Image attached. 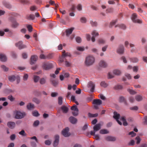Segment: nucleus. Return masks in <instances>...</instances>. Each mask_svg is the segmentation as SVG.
Returning <instances> with one entry per match:
<instances>
[{
    "instance_id": "nucleus-1",
    "label": "nucleus",
    "mask_w": 147,
    "mask_h": 147,
    "mask_svg": "<svg viewBox=\"0 0 147 147\" xmlns=\"http://www.w3.org/2000/svg\"><path fill=\"white\" fill-rule=\"evenodd\" d=\"M94 61V58L92 56H89L86 58L85 63L87 66H90L92 65Z\"/></svg>"
},
{
    "instance_id": "nucleus-2",
    "label": "nucleus",
    "mask_w": 147,
    "mask_h": 147,
    "mask_svg": "<svg viewBox=\"0 0 147 147\" xmlns=\"http://www.w3.org/2000/svg\"><path fill=\"white\" fill-rule=\"evenodd\" d=\"M87 86L88 88L90 90V91L92 92H94L95 85L94 83L90 81L88 83Z\"/></svg>"
},
{
    "instance_id": "nucleus-3",
    "label": "nucleus",
    "mask_w": 147,
    "mask_h": 147,
    "mask_svg": "<svg viewBox=\"0 0 147 147\" xmlns=\"http://www.w3.org/2000/svg\"><path fill=\"white\" fill-rule=\"evenodd\" d=\"M131 18L132 21L134 23L140 24L142 23V21L141 20L137 19V16L136 13L132 14Z\"/></svg>"
},
{
    "instance_id": "nucleus-4",
    "label": "nucleus",
    "mask_w": 147,
    "mask_h": 147,
    "mask_svg": "<svg viewBox=\"0 0 147 147\" xmlns=\"http://www.w3.org/2000/svg\"><path fill=\"white\" fill-rule=\"evenodd\" d=\"M71 56V54L70 53L67 52L65 53V51H64L63 52L62 54L61 57H60L59 59V61L61 62H63L65 59V58L67 57H70Z\"/></svg>"
},
{
    "instance_id": "nucleus-5",
    "label": "nucleus",
    "mask_w": 147,
    "mask_h": 147,
    "mask_svg": "<svg viewBox=\"0 0 147 147\" xmlns=\"http://www.w3.org/2000/svg\"><path fill=\"white\" fill-rule=\"evenodd\" d=\"M71 109L74 111L72 112V114L74 116H76L78 115L79 110L76 105H74L71 107Z\"/></svg>"
},
{
    "instance_id": "nucleus-6",
    "label": "nucleus",
    "mask_w": 147,
    "mask_h": 147,
    "mask_svg": "<svg viewBox=\"0 0 147 147\" xmlns=\"http://www.w3.org/2000/svg\"><path fill=\"white\" fill-rule=\"evenodd\" d=\"M65 20H64L62 17L61 18H60L59 21L61 24L63 25H66L67 24V21H69V19L67 16H65Z\"/></svg>"
},
{
    "instance_id": "nucleus-7",
    "label": "nucleus",
    "mask_w": 147,
    "mask_h": 147,
    "mask_svg": "<svg viewBox=\"0 0 147 147\" xmlns=\"http://www.w3.org/2000/svg\"><path fill=\"white\" fill-rule=\"evenodd\" d=\"M42 66L44 69L48 70L52 68L53 65L51 63H45L43 64Z\"/></svg>"
},
{
    "instance_id": "nucleus-8",
    "label": "nucleus",
    "mask_w": 147,
    "mask_h": 147,
    "mask_svg": "<svg viewBox=\"0 0 147 147\" xmlns=\"http://www.w3.org/2000/svg\"><path fill=\"white\" fill-rule=\"evenodd\" d=\"M120 116V115L118 113L116 112H114L113 118L116 120V121L119 125H121L122 124V123L118 120Z\"/></svg>"
},
{
    "instance_id": "nucleus-9",
    "label": "nucleus",
    "mask_w": 147,
    "mask_h": 147,
    "mask_svg": "<svg viewBox=\"0 0 147 147\" xmlns=\"http://www.w3.org/2000/svg\"><path fill=\"white\" fill-rule=\"evenodd\" d=\"M69 128L68 127H67L63 130L62 131V134L65 137H68L70 135V133H69Z\"/></svg>"
},
{
    "instance_id": "nucleus-10",
    "label": "nucleus",
    "mask_w": 147,
    "mask_h": 147,
    "mask_svg": "<svg viewBox=\"0 0 147 147\" xmlns=\"http://www.w3.org/2000/svg\"><path fill=\"white\" fill-rule=\"evenodd\" d=\"M124 51V48L123 45H119L117 50V53L119 54H123Z\"/></svg>"
},
{
    "instance_id": "nucleus-11",
    "label": "nucleus",
    "mask_w": 147,
    "mask_h": 147,
    "mask_svg": "<svg viewBox=\"0 0 147 147\" xmlns=\"http://www.w3.org/2000/svg\"><path fill=\"white\" fill-rule=\"evenodd\" d=\"M91 34L92 37L91 38V40L92 42H94L95 41V37L97 36H98L99 34L95 30H93Z\"/></svg>"
},
{
    "instance_id": "nucleus-12",
    "label": "nucleus",
    "mask_w": 147,
    "mask_h": 147,
    "mask_svg": "<svg viewBox=\"0 0 147 147\" xmlns=\"http://www.w3.org/2000/svg\"><path fill=\"white\" fill-rule=\"evenodd\" d=\"M38 58V57L37 55H32L30 58V64L31 65H32L35 63L37 60Z\"/></svg>"
},
{
    "instance_id": "nucleus-13",
    "label": "nucleus",
    "mask_w": 147,
    "mask_h": 147,
    "mask_svg": "<svg viewBox=\"0 0 147 147\" xmlns=\"http://www.w3.org/2000/svg\"><path fill=\"white\" fill-rule=\"evenodd\" d=\"M59 136L58 135L55 136V140L54 142L53 146L54 147L57 146L59 143Z\"/></svg>"
},
{
    "instance_id": "nucleus-14",
    "label": "nucleus",
    "mask_w": 147,
    "mask_h": 147,
    "mask_svg": "<svg viewBox=\"0 0 147 147\" xmlns=\"http://www.w3.org/2000/svg\"><path fill=\"white\" fill-rule=\"evenodd\" d=\"M92 103L94 105H100L102 103L101 100L99 99H94L92 102Z\"/></svg>"
},
{
    "instance_id": "nucleus-15",
    "label": "nucleus",
    "mask_w": 147,
    "mask_h": 147,
    "mask_svg": "<svg viewBox=\"0 0 147 147\" xmlns=\"http://www.w3.org/2000/svg\"><path fill=\"white\" fill-rule=\"evenodd\" d=\"M17 78V77L14 75H11L8 76V78L9 81L12 82L14 81Z\"/></svg>"
},
{
    "instance_id": "nucleus-16",
    "label": "nucleus",
    "mask_w": 147,
    "mask_h": 147,
    "mask_svg": "<svg viewBox=\"0 0 147 147\" xmlns=\"http://www.w3.org/2000/svg\"><path fill=\"white\" fill-rule=\"evenodd\" d=\"M101 124L100 123H98L95 125L93 127L94 130L95 132H96L101 128Z\"/></svg>"
},
{
    "instance_id": "nucleus-17",
    "label": "nucleus",
    "mask_w": 147,
    "mask_h": 147,
    "mask_svg": "<svg viewBox=\"0 0 147 147\" xmlns=\"http://www.w3.org/2000/svg\"><path fill=\"white\" fill-rule=\"evenodd\" d=\"M69 120L70 122L73 124H76L77 121V119L72 116H71L69 118Z\"/></svg>"
},
{
    "instance_id": "nucleus-18",
    "label": "nucleus",
    "mask_w": 147,
    "mask_h": 147,
    "mask_svg": "<svg viewBox=\"0 0 147 147\" xmlns=\"http://www.w3.org/2000/svg\"><path fill=\"white\" fill-rule=\"evenodd\" d=\"M99 65L100 67H107V64L103 60H101L99 63Z\"/></svg>"
},
{
    "instance_id": "nucleus-19",
    "label": "nucleus",
    "mask_w": 147,
    "mask_h": 147,
    "mask_svg": "<svg viewBox=\"0 0 147 147\" xmlns=\"http://www.w3.org/2000/svg\"><path fill=\"white\" fill-rule=\"evenodd\" d=\"M61 109L64 113H67L69 110L68 108L65 105H63L61 108Z\"/></svg>"
},
{
    "instance_id": "nucleus-20",
    "label": "nucleus",
    "mask_w": 147,
    "mask_h": 147,
    "mask_svg": "<svg viewBox=\"0 0 147 147\" xmlns=\"http://www.w3.org/2000/svg\"><path fill=\"white\" fill-rule=\"evenodd\" d=\"M26 47V45L23 44L22 41H19V49H21Z\"/></svg>"
},
{
    "instance_id": "nucleus-21",
    "label": "nucleus",
    "mask_w": 147,
    "mask_h": 147,
    "mask_svg": "<svg viewBox=\"0 0 147 147\" xmlns=\"http://www.w3.org/2000/svg\"><path fill=\"white\" fill-rule=\"evenodd\" d=\"M105 140L109 141H114L116 140V138L114 137L108 136L105 138Z\"/></svg>"
},
{
    "instance_id": "nucleus-22",
    "label": "nucleus",
    "mask_w": 147,
    "mask_h": 147,
    "mask_svg": "<svg viewBox=\"0 0 147 147\" xmlns=\"http://www.w3.org/2000/svg\"><path fill=\"white\" fill-rule=\"evenodd\" d=\"M74 29V28H71L70 29H67L66 30V35L67 36H69V35L71 34L73 30Z\"/></svg>"
},
{
    "instance_id": "nucleus-23",
    "label": "nucleus",
    "mask_w": 147,
    "mask_h": 147,
    "mask_svg": "<svg viewBox=\"0 0 147 147\" xmlns=\"http://www.w3.org/2000/svg\"><path fill=\"white\" fill-rule=\"evenodd\" d=\"M7 125L8 127L11 129L13 128L15 126V123L13 122H8Z\"/></svg>"
},
{
    "instance_id": "nucleus-24",
    "label": "nucleus",
    "mask_w": 147,
    "mask_h": 147,
    "mask_svg": "<svg viewBox=\"0 0 147 147\" xmlns=\"http://www.w3.org/2000/svg\"><path fill=\"white\" fill-rule=\"evenodd\" d=\"M0 60L3 62L7 60V58L5 55L0 54Z\"/></svg>"
},
{
    "instance_id": "nucleus-25",
    "label": "nucleus",
    "mask_w": 147,
    "mask_h": 147,
    "mask_svg": "<svg viewBox=\"0 0 147 147\" xmlns=\"http://www.w3.org/2000/svg\"><path fill=\"white\" fill-rule=\"evenodd\" d=\"M34 18L35 17L34 15L32 14L27 15L26 17V19L28 20H33Z\"/></svg>"
},
{
    "instance_id": "nucleus-26",
    "label": "nucleus",
    "mask_w": 147,
    "mask_h": 147,
    "mask_svg": "<svg viewBox=\"0 0 147 147\" xmlns=\"http://www.w3.org/2000/svg\"><path fill=\"white\" fill-rule=\"evenodd\" d=\"M13 116L16 119H18V111L17 110H15L13 111Z\"/></svg>"
},
{
    "instance_id": "nucleus-27",
    "label": "nucleus",
    "mask_w": 147,
    "mask_h": 147,
    "mask_svg": "<svg viewBox=\"0 0 147 147\" xmlns=\"http://www.w3.org/2000/svg\"><path fill=\"white\" fill-rule=\"evenodd\" d=\"M51 55H49L47 56H45L43 54H41L40 56V57L41 59H50L51 57H50Z\"/></svg>"
},
{
    "instance_id": "nucleus-28",
    "label": "nucleus",
    "mask_w": 147,
    "mask_h": 147,
    "mask_svg": "<svg viewBox=\"0 0 147 147\" xmlns=\"http://www.w3.org/2000/svg\"><path fill=\"white\" fill-rule=\"evenodd\" d=\"M27 107L28 109L31 110L34 108V104L30 103L27 105Z\"/></svg>"
},
{
    "instance_id": "nucleus-29",
    "label": "nucleus",
    "mask_w": 147,
    "mask_h": 147,
    "mask_svg": "<svg viewBox=\"0 0 147 147\" xmlns=\"http://www.w3.org/2000/svg\"><path fill=\"white\" fill-rule=\"evenodd\" d=\"M12 26L14 28H16L18 26L17 22L16 21L15 19H13L12 20Z\"/></svg>"
},
{
    "instance_id": "nucleus-30",
    "label": "nucleus",
    "mask_w": 147,
    "mask_h": 147,
    "mask_svg": "<svg viewBox=\"0 0 147 147\" xmlns=\"http://www.w3.org/2000/svg\"><path fill=\"white\" fill-rule=\"evenodd\" d=\"M33 78L34 82L35 83H36L38 81L39 79H40V77L39 76L34 75L33 76Z\"/></svg>"
},
{
    "instance_id": "nucleus-31",
    "label": "nucleus",
    "mask_w": 147,
    "mask_h": 147,
    "mask_svg": "<svg viewBox=\"0 0 147 147\" xmlns=\"http://www.w3.org/2000/svg\"><path fill=\"white\" fill-rule=\"evenodd\" d=\"M120 119L123 121V125L124 126H125L127 125V122L126 120L124 117H121Z\"/></svg>"
},
{
    "instance_id": "nucleus-32",
    "label": "nucleus",
    "mask_w": 147,
    "mask_h": 147,
    "mask_svg": "<svg viewBox=\"0 0 147 147\" xmlns=\"http://www.w3.org/2000/svg\"><path fill=\"white\" fill-rule=\"evenodd\" d=\"M119 27V28L123 30L125 29L126 28L125 26L123 24H118L115 26V27Z\"/></svg>"
},
{
    "instance_id": "nucleus-33",
    "label": "nucleus",
    "mask_w": 147,
    "mask_h": 147,
    "mask_svg": "<svg viewBox=\"0 0 147 147\" xmlns=\"http://www.w3.org/2000/svg\"><path fill=\"white\" fill-rule=\"evenodd\" d=\"M26 115L25 112H21L19 111V119L23 118Z\"/></svg>"
},
{
    "instance_id": "nucleus-34",
    "label": "nucleus",
    "mask_w": 147,
    "mask_h": 147,
    "mask_svg": "<svg viewBox=\"0 0 147 147\" xmlns=\"http://www.w3.org/2000/svg\"><path fill=\"white\" fill-rule=\"evenodd\" d=\"M135 99L138 101H140L142 100V97L140 95H137L135 96Z\"/></svg>"
},
{
    "instance_id": "nucleus-35",
    "label": "nucleus",
    "mask_w": 147,
    "mask_h": 147,
    "mask_svg": "<svg viewBox=\"0 0 147 147\" xmlns=\"http://www.w3.org/2000/svg\"><path fill=\"white\" fill-rule=\"evenodd\" d=\"M113 73L115 75H119L121 74V72L119 70L115 69L113 71Z\"/></svg>"
},
{
    "instance_id": "nucleus-36",
    "label": "nucleus",
    "mask_w": 147,
    "mask_h": 147,
    "mask_svg": "<svg viewBox=\"0 0 147 147\" xmlns=\"http://www.w3.org/2000/svg\"><path fill=\"white\" fill-rule=\"evenodd\" d=\"M98 42L99 44H105V41L103 39L99 38L98 40Z\"/></svg>"
},
{
    "instance_id": "nucleus-37",
    "label": "nucleus",
    "mask_w": 147,
    "mask_h": 147,
    "mask_svg": "<svg viewBox=\"0 0 147 147\" xmlns=\"http://www.w3.org/2000/svg\"><path fill=\"white\" fill-rule=\"evenodd\" d=\"M131 61L133 63H136L138 62V59L137 57H133L130 59Z\"/></svg>"
},
{
    "instance_id": "nucleus-38",
    "label": "nucleus",
    "mask_w": 147,
    "mask_h": 147,
    "mask_svg": "<svg viewBox=\"0 0 147 147\" xmlns=\"http://www.w3.org/2000/svg\"><path fill=\"white\" fill-rule=\"evenodd\" d=\"M46 82V78H42L40 80V83L41 84H45Z\"/></svg>"
},
{
    "instance_id": "nucleus-39",
    "label": "nucleus",
    "mask_w": 147,
    "mask_h": 147,
    "mask_svg": "<svg viewBox=\"0 0 147 147\" xmlns=\"http://www.w3.org/2000/svg\"><path fill=\"white\" fill-rule=\"evenodd\" d=\"M119 101L121 102H123L126 105L127 104L126 101L124 97L121 96L119 98Z\"/></svg>"
},
{
    "instance_id": "nucleus-40",
    "label": "nucleus",
    "mask_w": 147,
    "mask_h": 147,
    "mask_svg": "<svg viewBox=\"0 0 147 147\" xmlns=\"http://www.w3.org/2000/svg\"><path fill=\"white\" fill-rule=\"evenodd\" d=\"M108 133V131L106 129H101L100 131V133L101 134H107Z\"/></svg>"
},
{
    "instance_id": "nucleus-41",
    "label": "nucleus",
    "mask_w": 147,
    "mask_h": 147,
    "mask_svg": "<svg viewBox=\"0 0 147 147\" xmlns=\"http://www.w3.org/2000/svg\"><path fill=\"white\" fill-rule=\"evenodd\" d=\"M100 85L101 86L104 88H106L108 86V84L105 82H101L100 83Z\"/></svg>"
},
{
    "instance_id": "nucleus-42",
    "label": "nucleus",
    "mask_w": 147,
    "mask_h": 147,
    "mask_svg": "<svg viewBox=\"0 0 147 147\" xmlns=\"http://www.w3.org/2000/svg\"><path fill=\"white\" fill-rule=\"evenodd\" d=\"M32 101L37 104H39L40 102L39 100L36 98H33Z\"/></svg>"
},
{
    "instance_id": "nucleus-43",
    "label": "nucleus",
    "mask_w": 147,
    "mask_h": 147,
    "mask_svg": "<svg viewBox=\"0 0 147 147\" xmlns=\"http://www.w3.org/2000/svg\"><path fill=\"white\" fill-rule=\"evenodd\" d=\"M58 104L61 105L63 103V98L62 97H59L58 98Z\"/></svg>"
},
{
    "instance_id": "nucleus-44",
    "label": "nucleus",
    "mask_w": 147,
    "mask_h": 147,
    "mask_svg": "<svg viewBox=\"0 0 147 147\" xmlns=\"http://www.w3.org/2000/svg\"><path fill=\"white\" fill-rule=\"evenodd\" d=\"M86 19L85 17H82L80 18V21L82 23H85L86 22Z\"/></svg>"
},
{
    "instance_id": "nucleus-45",
    "label": "nucleus",
    "mask_w": 147,
    "mask_h": 147,
    "mask_svg": "<svg viewBox=\"0 0 147 147\" xmlns=\"http://www.w3.org/2000/svg\"><path fill=\"white\" fill-rule=\"evenodd\" d=\"M88 115L89 117H96L98 116V114L97 113H95L94 114H92L91 113H88Z\"/></svg>"
},
{
    "instance_id": "nucleus-46",
    "label": "nucleus",
    "mask_w": 147,
    "mask_h": 147,
    "mask_svg": "<svg viewBox=\"0 0 147 147\" xmlns=\"http://www.w3.org/2000/svg\"><path fill=\"white\" fill-rule=\"evenodd\" d=\"M51 82L52 85L54 86H56L58 84L57 81L54 80H51Z\"/></svg>"
},
{
    "instance_id": "nucleus-47",
    "label": "nucleus",
    "mask_w": 147,
    "mask_h": 147,
    "mask_svg": "<svg viewBox=\"0 0 147 147\" xmlns=\"http://www.w3.org/2000/svg\"><path fill=\"white\" fill-rule=\"evenodd\" d=\"M135 141L134 140H131L128 144L129 146H133L134 145Z\"/></svg>"
},
{
    "instance_id": "nucleus-48",
    "label": "nucleus",
    "mask_w": 147,
    "mask_h": 147,
    "mask_svg": "<svg viewBox=\"0 0 147 147\" xmlns=\"http://www.w3.org/2000/svg\"><path fill=\"white\" fill-rule=\"evenodd\" d=\"M122 88V86L119 85H117L115 86L114 87L115 89L116 90L121 89Z\"/></svg>"
},
{
    "instance_id": "nucleus-49",
    "label": "nucleus",
    "mask_w": 147,
    "mask_h": 147,
    "mask_svg": "<svg viewBox=\"0 0 147 147\" xmlns=\"http://www.w3.org/2000/svg\"><path fill=\"white\" fill-rule=\"evenodd\" d=\"M32 115L34 116L37 117L39 115V114L37 111H35L32 113Z\"/></svg>"
},
{
    "instance_id": "nucleus-50",
    "label": "nucleus",
    "mask_w": 147,
    "mask_h": 147,
    "mask_svg": "<svg viewBox=\"0 0 147 147\" xmlns=\"http://www.w3.org/2000/svg\"><path fill=\"white\" fill-rule=\"evenodd\" d=\"M39 124V121L38 120H37L34 121L33 125L34 127H36L38 126Z\"/></svg>"
},
{
    "instance_id": "nucleus-51",
    "label": "nucleus",
    "mask_w": 147,
    "mask_h": 147,
    "mask_svg": "<svg viewBox=\"0 0 147 147\" xmlns=\"http://www.w3.org/2000/svg\"><path fill=\"white\" fill-rule=\"evenodd\" d=\"M19 134L22 135L23 136H26V134L24 130H22L21 131L19 132Z\"/></svg>"
},
{
    "instance_id": "nucleus-52",
    "label": "nucleus",
    "mask_w": 147,
    "mask_h": 147,
    "mask_svg": "<svg viewBox=\"0 0 147 147\" xmlns=\"http://www.w3.org/2000/svg\"><path fill=\"white\" fill-rule=\"evenodd\" d=\"M1 67L2 69L5 71H7L8 70V68L4 65H1Z\"/></svg>"
},
{
    "instance_id": "nucleus-53",
    "label": "nucleus",
    "mask_w": 147,
    "mask_h": 147,
    "mask_svg": "<svg viewBox=\"0 0 147 147\" xmlns=\"http://www.w3.org/2000/svg\"><path fill=\"white\" fill-rule=\"evenodd\" d=\"M36 9V7L35 5L32 6L30 8V10L32 11H34Z\"/></svg>"
},
{
    "instance_id": "nucleus-54",
    "label": "nucleus",
    "mask_w": 147,
    "mask_h": 147,
    "mask_svg": "<svg viewBox=\"0 0 147 147\" xmlns=\"http://www.w3.org/2000/svg\"><path fill=\"white\" fill-rule=\"evenodd\" d=\"M135 140H137L136 144H139L141 141V139L140 137L138 136L136 137L135 138Z\"/></svg>"
},
{
    "instance_id": "nucleus-55",
    "label": "nucleus",
    "mask_w": 147,
    "mask_h": 147,
    "mask_svg": "<svg viewBox=\"0 0 147 147\" xmlns=\"http://www.w3.org/2000/svg\"><path fill=\"white\" fill-rule=\"evenodd\" d=\"M127 91L129 92L130 94H136V92L130 89H127Z\"/></svg>"
},
{
    "instance_id": "nucleus-56",
    "label": "nucleus",
    "mask_w": 147,
    "mask_h": 147,
    "mask_svg": "<svg viewBox=\"0 0 147 147\" xmlns=\"http://www.w3.org/2000/svg\"><path fill=\"white\" fill-rule=\"evenodd\" d=\"M132 69L134 72H137L138 70V66H134L132 68Z\"/></svg>"
},
{
    "instance_id": "nucleus-57",
    "label": "nucleus",
    "mask_w": 147,
    "mask_h": 147,
    "mask_svg": "<svg viewBox=\"0 0 147 147\" xmlns=\"http://www.w3.org/2000/svg\"><path fill=\"white\" fill-rule=\"evenodd\" d=\"M22 57L23 58L26 59L28 57L27 54L26 53H23L22 54Z\"/></svg>"
},
{
    "instance_id": "nucleus-58",
    "label": "nucleus",
    "mask_w": 147,
    "mask_h": 147,
    "mask_svg": "<svg viewBox=\"0 0 147 147\" xmlns=\"http://www.w3.org/2000/svg\"><path fill=\"white\" fill-rule=\"evenodd\" d=\"M130 110H137L138 109V107L137 106H135L134 107H131L130 108Z\"/></svg>"
},
{
    "instance_id": "nucleus-59",
    "label": "nucleus",
    "mask_w": 147,
    "mask_h": 147,
    "mask_svg": "<svg viewBox=\"0 0 147 147\" xmlns=\"http://www.w3.org/2000/svg\"><path fill=\"white\" fill-rule=\"evenodd\" d=\"M136 133H135L133 131H131L129 133V135H131V136L132 137H133L135 136L136 135Z\"/></svg>"
},
{
    "instance_id": "nucleus-60",
    "label": "nucleus",
    "mask_w": 147,
    "mask_h": 147,
    "mask_svg": "<svg viewBox=\"0 0 147 147\" xmlns=\"http://www.w3.org/2000/svg\"><path fill=\"white\" fill-rule=\"evenodd\" d=\"M76 41L78 43H80L81 41V38L79 37H77L76 38Z\"/></svg>"
},
{
    "instance_id": "nucleus-61",
    "label": "nucleus",
    "mask_w": 147,
    "mask_h": 147,
    "mask_svg": "<svg viewBox=\"0 0 147 147\" xmlns=\"http://www.w3.org/2000/svg\"><path fill=\"white\" fill-rule=\"evenodd\" d=\"M77 50L80 51H83L84 50V47H77Z\"/></svg>"
},
{
    "instance_id": "nucleus-62",
    "label": "nucleus",
    "mask_w": 147,
    "mask_h": 147,
    "mask_svg": "<svg viewBox=\"0 0 147 147\" xmlns=\"http://www.w3.org/2000/svg\"><path fill=\"white\" fill-rule=\"evenodd\" d=\"M108 46L107 45H106L103 47L102 48V50L103 52H105L106 51L108 47Z\"/></svg>"
},
{
    "instance_id": "nucleus-63",
    "label": "nucleus",
    "mask_w": 147,
    "mask_h": 147,
    "mask_svg": "<svg viewBox=\"0 0 147 147\" xmlns=\"http://www.w3.org/2000/svg\"><path fill=\"white\" fill-rule=\"evenodd\" d=\"M22 2L25 4H30V2L28 0H24L22 1Z\"/></svg>"
},
{
    "instance_id": "nucleus-64",
    "label": "nucleus",
    "mask_w": 147,
    "mask_h": 147,
    "mask_svg": "<svg viewBox=\"0 0 147 147\" xmlns=\"http://www.w3.org/2000/svg\"><path fill=\"white\" fill-rule=\"evenodd\" d=\"M27 28L28 29V30L30 32H31L32 31V27L30 25H29L27 26Z\"/></svg>"
}]
</instances>
